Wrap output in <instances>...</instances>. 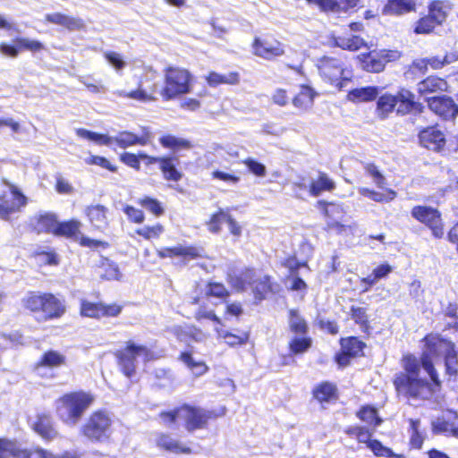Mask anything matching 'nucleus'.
<instances>
[{
  "instance_id": "35",
  "label": "nucleus",
  "mask_w": 458,
  "mask_h": 458,
  "mask_svg": "<svg viewBox=\"0 0 458 458\" xmlns=\"http://www.w3.org/2000/svg\"><path fill=\"white\" fill-rule=\"evenodd\" d=\"M335 188L336 185L334 180L327 173L319 171L317 178L310 182L309 193L310 196L318 197L322 192H331Z\"/></svg>"
},
{
  "instance_id": "26",
  "label": "nucleus",
  "mask_w": 458,
  "mask_h": 458,
  "mask_svg": "<svg viewBox=\"0 0 458 458\" xmlns=\"http://www.w3.org/2000/svg\"><path fill=\"white\" fill-rule=\"evenodd\" d=\"M313 399L323 405L334 403L339 399V390L336 384L330 381H321L311 390Z\"/></svg>"
},
{
  "instance_id": "32",
  "label": "nucleus",
  "mask_w": 458,
  "mask_h": 458,
  "mask_svg": "<svg viewBox=\"0 0 458 458\" xmlns=\"http://www.w3.org/2000/svg\"><path fill=\"white\" fill-rule=\"evenodd\" d=\"M356 60L364 72L379 73L385 70L383 61L376 49L358 55Z\"/></svg>"
},
{
  "instance_id": "16",
  "label": "nucleus",
  "mask_w": 458,
  "mask_h": 458,
  "mask_svg": "<svg viewBox=\"0 0 458 458\" xmlns=\"http://www.w3.org/2000/svg\"><path fill=\"white\" fill-rule=\"evenodd\" d=\"M394 98L396 114L399 116L420 115L425 111V106L417 99L414 92L408 88H399L394 94Z\"/></svg>"
},
{
  "instance_id": "54",
  "label": "nucleus",
  "mask_w": 458,
  "mask_h": 458,
  "mask_svg": "<svg viewBox=\"0 0 458 458\" xmlns=\"http://www.w3.org/2000/svg\"><path fill=\"white\" fill-rule=\"evenodd\" d=\"M313 344L312 338L308 335H294L288 342V350L291 354L298 355L308 352Z\"/></svg>"
},
{
  "instance_id": "13",
  "label": "nucleus",
  "mask_w": 458,
  "mask_h": 458,
  "mask_svg": "<svg viewBox=\"0 0 458 458\" xmlns=\"http://www.w3.org/2000/svg\"><path fill=\"white\" fill-rule=\"evenodd\" d=\"M182 410L183 426L186 431L191 433L198 429L208 428V423L216 420L218 414L214 411H206L203 408L189 403L181 404Z\"/></svg>"
},
{
  "instance_id": "39",
  "label": "nucleus",
  "mask_w": 458,
  "mask_h": 458,
  "mask_svg": "<svg viewBox=\"0 0 458 458\" xmlns=\"http://www.w3.org/2000/svg\"><path fill=\"white\" fill-rule=\"evenodd\" d=\"M448 348L444 354L445 373L450 380L455 381L458 377V352L454 342H447Z\"/></svg>"
},
{
  "instance_id": "62",
  "label": "nucleus",
  "mask_w": 458,
  "mask_h": 458,
  "mask_svg": "<svg viewBox=\"0 0 458 458\" xmlns=\"http://www.w3.org/2000/svg\"><path fill=\"white\" fill-rule=\"evenodd\" d=\"M227 216L228 213L226 211H225L223 208H218L206 222L208 230L215 234L219 233L222 230V224L224 221H226Z\"/></svg>"
},
{
  "instance_id": "42",
  "label": "nucleus",
  "mask_w": 458,
  "mask_h": 458,
  "mask_svg": "<svg viewBox=\"0 0 458 458\" xmlns=\"http://www.w3.org/2000/svg\"><path fill=\"white\" fill-rule=\"evenodd\" d=\"M378 94V87L365 86L349 90L347 99L353 103L371 102L376 100Z\"/></svg>"
},
{
  "instance_id": "14",
  "label": "nucleus",
  "mask_w": 458,
  "mask_h": 458,
  "mask_svg": "<svg viewBox=\"0 0 458 458\" xmlns=\"http://www.w3.org/2000/svg\"><path fill=\"white\" fill-rule=\"evenodd\" d=\"M123 310V305L113 302L90 301L81 299L79 313L82 318L94 319L110 318L118 317Z\"/></svg>"
},
{
  "instance_id": "61",
  "label": "nucleus",
  "mask_w": 458,
  "mask_h": 458,
  "mask_svg": "<svg viewBox=\"0 0 458 458\" xmlns=\"http://www.w3.org/2000/svg\"><path fill=\"white\" fill-rule=\"evenodd\" d=\"M76 134L80 138L86 139L97 142L99 145L108 146L113 142V138L107 134L98 133L89 131L84 128H79L76 130Z\"/></svg>"
},
{
  "instance_id": "11",
  "label": "nucleus",
  "mask_w": 458,
  "mask_h": 458,
  "mask_svg": "<svg viewBox=\"0 0 458 458\" xmlns=\"http://www.w3.org/2000/svg\"><path fill=\"white\" fill-rule=\"evenodd\" d=\"M411 216L420 224L430 230L436 239H442L445 235V223L441 211L427 205H416L411 209Z\"/></svg>"
},
{
  "instance_id": "63",
  "label": "nucleus",
  "mask_w": 458,
  "mask_h": 458,
  "mask_svg": "<svg viewBox=\"0 0 458 458\" xmlns=\"http://www.w3.org/2000/svg\"><path fill=\"white\" fill-rule=\"evenodd\" d=\"M428 68L432 70H440L451 63L458 61V52L445 54L443 57L431 56L426 57Z\"/></svg>"
},
{
  "instance_id": "37",
  "label": "nucleus",
  "mask_w": 458,
  "mask_h": 458,
  "mask_svg": "<svg viewBox=\"0 0 458 458\" xmlns=\"http://www.w3.org/2000/svg\"><path fill=\"white\" fill-rule=\"evenodd\" d=\"M355 416L360 421L367 423L370 428L376 429L383 423V419L378 410L371 404L361 405L355 412Z\"/></svg>"
},
{
  "instance_id": "29",
  "label": "nucleus",
  "mask_w": 458,
  "mask_h": 458,
  "mask_svg": "<svg viewBox=\"0 0 458 458\" xmlns=\"http://www.w3.org/2000/svg\"><path fill=\"white\" fill-rule=\"evenodd\" d=\"M417 0H386L381 13L385 16H402L416 12Z\"/></svg>"
},
{
  "instance_id": "58",
  "label": "nucleus",
  "mask_w": 458,
  "mask_h": 458,
  "mask_svg": "<svg viewBox=\"0 0 458 458\" xmlns=\"http://www.w3.org/2000/svg\"><path fill=\"white\" fill-rule=\"evenodd\" d=\"M30 257L35 259L40 266H58L60 259L55 250H36Z\"/></svg>"
},
{
  "instance_id": "17",
  "label": "nucleus",
  "mask_w": 458,
  "mask_h": 458,
  "mask_svg": "<svg viewBox=\"0 0 458 458\" xmlns=\"http://www.w3.org/2000/svg\"><path fill=\"white\" fill-rule=\"evenodd\" d=\"M419 143L422 148L436 153H441L445 149L446 138L438 124L428 125L418 133Z\"/></svg>"
},
{
  "instance_id": "45",
  "label": "nucleus",
  "mask_w": 458,
  "mask_h": 458,
  "mask_svg": "<svg viewBox=\"0 0 458 458\" xmlns=\"http://www.w3.org/2000/svg\"><path fill=\"white\" fill-rule=\"evenodd\" d=\"M66 364L64 355L55 350L45 352L39 360L36 362L35 368L55 369Z\"/></svg>"
},
{
  "instance_id": "9",
  "label": "nucleus",
  "mask_w": 458,
  "mask_h": 458,
  "mask_svg": "<svg viewBox=\"0 0 458 458\" xmlns=\"http://www.w3.org/2000/svg\"><path fill=\"white\" fill-rule=\"evenodd\" d=\"M0 184L7 187L10 197L6 192L0 193V220L11 221L13 215L19 213L25 208L29 199L22 191L8 179L2 177Z\"/></svg>"
},
{
  "instance_id": "38",
  "label": "nucleus",
  "mask_w": 458,
  "mask_h": 458,
  "mask_svg": "<svg viewBox=\"0 0 458 458\" xmlns=\"http://www.w3.org/2000/svg\"><path fill=\"white\" fill-rule=\"evenodd\" d=\"M316 91L307 84H301L299 91L292 98V103L294 107L300 110H307L312 106Z\"/></svg>"
},
{
  "instance_id": "7",
  "label": "nucleus",
  "mask_w": 458,
  "mask_h": 458,
  "mask_svg": "<svg viewBox=\"0 0 458 458\" xmlns=\"http://www.w3.org/2000/svg\"><path fill=\"white\" fill-rule=\"evenodd\" d=\"M114 355L120 370L127 377H131L136 373L138 357H141L144 362H149L158 358L150 348L143 344H137L131 340L127 341L124 347L116 350Z\"/></svg>"
},
{
  "instance_id": "27",
  "label": "nucleus",
  "mask_w": 458,
  "mask_h": 458,
  "mask_svg": "<svg viewBox=\"0 0 458 458\" xmlns=\"http://www.w3.org/2000/svg\"><path fill=\"white\" fill-rule=\"evenodd\" d=\"M360 0H306L309 4L316 5L324 13H347L354 9Z\"/></svg>"
},
{
  "instance_id": "56",
  "label": "nucleus",
  "mask_w": 458,
  "mask_h": 458,
  "mask_svg": "<svg viewBox=\"0 0 458 458\" xmlns=\"http://www.w3.org/2000/svg\"><path fill=\"white\" fill-rule=\"evenodd\" d=\"M179 360L196 376L204 375L208 370L207 364L202 360H195L191 352H182Z\"/></svg>"
},
{
  "instance_id": "18",
  "label": "nucleus",
  "mask_w": 458,
  "mask_h": 458,
  "mask_svg": "<svg viewBox=\"0 0 458 458\" xmlns=\"http://www.w3.org/2000/svg\"><path fill=\"white\" fill-rule=\"evenodd\" d=\"M155 443L157 447L167 453L185 455L194 453L191 443H184L169 432H159L156 437Z\"/></svg>"
},
{
  "instance_id": "50",
  "label": "nucleus",
  "mask_w": 458,
  "mask_h": 458,
  "mask_svg": "<svg viewBox=\"0 0 458 458\" xmlns=\"http://www.w3.org/2000/svg\"><path fill=\"white\" fill-rule=\"evenodd\" d=\"M448 9L450 6L446 1L432 0L428 4V14L442 26L446 21Z\"/></svg>"
},
{
  "instance_id": "44",
  "label": "nucleus",
  "mask_w": 458,
  "mask_h": 458,
  "mask_svg": "<svg viewBox=\"0 0 458 458\" xmlns=\"http://www.w3.org/2000/svg\"><path fill=\"white\" fill-rule=\"evenodd\" d=\"M334 44L339 48L350 52H356L361 48L369 47L366 40L359 35L339 36L335 38Z\"/></svg>"
},
{
  "instance_id": "24",
  "label": "nucleus",
  "mask_w": 458,
  "mask_h": 458,
  "mask_svg": "<svg viewBox=\"0 0 458 458\" xmlns=\"http://www.w3.org/2000/svg\"><path fill=\"white\" fill-rule=\"evenodd\" d=\"M31 429L45 441H51L58 435L52 416L47 412L37 413Z\"/></svg>"
},
{
  "instance_id": "2",
  "label": "nucleus",
  "mask_w": 458,
  "mask_h": 458,
  "mask_svg": "<svg viewBox=\"0 0 458 458\" xmlns=\"http://www.w3.org/2000/svg\"><path fill=\"white\" fill-rule=\"evenodd\" d=\"M230 296V290L221 282L208 281L203 289L197 284L190 301V304L198 306L194 318L198 322L209 320L216 325L223 326L222 319L213 309H209L208 306L207 301L211 298L219 300L221 303H225L224 311L225 318L228 316L239 318L243 313L242 305L240 301L228 302Z\"/></svg>"
},
{
  "instance_id": "64",
  "label": "nucleus",
  "mask_w": 458,
  "mask_h": 458,
  "mask_svg": "<svg viewBox=\"0 0 458 458\" xmlns=\"http://www.w3.org/2000/svg\"><path fill=\"white\" fill-rule=\"evenodd\" d=\"M34 458H81V454L74 451H64L61 454H53L42 447L35 446Z\"/></svg>"
},
{
  "instance_id": "33",
  "label": "nucleus",
  "mask_w": 458,
  "mask_h": 458,
  "mask_svg": "<svg viewBox=\"0 0 458 458\" xmlns=\"http://www.w3.org/2000/svg\"><path fill=\"white\" fill-rule=\"evenodd\" d=\"M215 331L217 337L224 339L225 344L232 348L245 345L250 336V333L248 330L235 329L234 331H231L216 327Z\"/></svg>"
},
{
  "instance_id": "31",
  "label": "nucleus",
  "mask_w": 458,
  "mask_h": 458,
  "mask_svg": "<svg viewBox=\"0 0 458 458\" xmlns=\"http://www.w3.org/2000/svg\"><path fill=\"white\" fill-rule=\"evenodd\" d=\"M45 21L62 26L70 31L81 30L85 28V23L82 19L70 16L62 13H52L46 14Z\"/></svg>"
},
{
  "instance_id": "5",
  "label": "nucleus",
  "mask_w": 458,
  "mask_h": 458,
  "mask_svg": "<svg viewBox=\"0 0 458 458\" xmlns=\"http://www.w3.org/2000/svg\"><path fill=\"white\" fill-rule=\"evenodd\" d=\"M374 430L369 427L353 424L344 428V433L353 440L359 447H366L375 457L405 458L403 454L394 453L392 448L385 445L379 439L374 437Z\"/></svg>"
},
{
  "instance_id": "40",
  "label": "nucleus",
  "mask_w": 458,
  "mask_h": 458,
  "mask_svg": "<svg viewBox=\"0 0 458 458\" xmlns=\"http://www.w3.org/2000/svg\"><path fill=\"white\" fill-rule=\"evenodd\" d=\"M276 284L272 276L266 275L262 278L254 280L251 283V290L254 299L258 301L265 300L269 294L274 293Z\"/></svg>"
},
{
  "instance_id": "47",
  "label": "nucleus",
  "mask_w": 458,
  "mask_h": 458,
  "mask_svg": "<svg viewBox=\"0 0 458 458\" xmlns=\"http://www.w3.org/2000/svg\"><path fill=\"white\" fill-rule=\"evenodd\" d=\"M359 193L377 203L390 202L397 196V192L391 188H384L383 191L379 192L368 187H361L359 189Z\"/></svg>"
},
{
  "instance_id": "59",
  "label": "nucleus",
  "mask_w": 458,
  "mask_h": 458,
  "mask_svg": "<svg viewBox=\"0 0 458 458\" xmlns=\"http://www.w3.org/2000/svg\"><path fill=\"white\" fill-rule=\"evenodd\" d=\"M441 26L429 14L419 18L413 26V32L417 35H428L434 32L437 27Z\"/></svg>"
},
{
  "instance_id": "34",
  "label": "nucleus",
  "mask_w": 458,
  "mask_h": 458,
  "mask_svg": "<svg viewBox=\"0 0 458 458\" xmlns=\"http://www.w3.org/2000/svg\"><path fill=\"white\" fill-rule=\"evenodd\" d=\"M375 114L377 119L386 120L391 114L395 113V103L394 94L391 92H385L376 98Z\"/></svg>"
},
{
  "instance_id": "21",
  "label": "nucleus",
  "mask_w": 458,
  "mask_h": 458,
  "mask_svg": "<svg viewBox=\"0 0 458 458\" xmlns=\"http://www.w3.org/2000/svg\"><path fill=\"white\" fill-rule=\"evenodd\" d=\"M34 454L35 446L32 448L23 447L14 438L0 437V458H34Z\"/></svg>"
},
{
  "instance_id": "60",
  "label": "nucleus",
  "mask_w": 458,
  "mask_h": 458,
  "mask_svg": "<svg viewBox=\"0 0 458 458\" xmlns=\"http://www.w3.org/2000/svg\"><path fill=\"white\" fill-rule=\"evenodd\" d=\"M165 232V227L161 223L148 225L137 228L134 233L145 241L157 240Z\"/></svg>"
},
{
  "instance_id": "22",
  "label": "nucleus",
  "mask_w": 458,
  "mask_h": 458,
  "mask_svg": "<svg viewBox=\"0 0 458 458\" xmlns=\"http://www.w3.org/2000/svg\"><path fill=\"white\" fill-rule=\"evenodd\" d=\"M434 435H443L458 439V412L449 411L446 417H439L431 422Z\"/></svg>"
},
{
  "instance_id": "43",
  "label": "nucleus",
  "mask_w": 458,
  "mask_h": 458,
  "mask_svg": "<svg viewBox=\"0 0 458 458\" xmlns=\"http://www.w3.org/2000/svg\"><path fill=\"white\" fill-rule=\"evenodd\" d=\"M240 78L238 72H230L227 74H221L211 71L205 76V81L209 87L216 88L225 84L237 85L240 82Z\"/></svg>"
},
{
  "instance_id": "53",
  "label": "nucleus",
  "mask_w": 458,
  "mask_h": 458,
  "mask_svg": "<svg viewBox=\"0 0 458 458\" xmlns=\"http://www.w3.org/2000/svg\"><path fill=\"white\" fill-rule=\"evenodd\" d=\"M137 204L156 217H160L165 214L163 203L152 196L143 195L137 199Z\"/></svg>"
},
{
  "instance_id": "1",
  "label": "nucleus",
  "mask_w": 458,
  "mask_h": 458,
  "mask_svg": "<svg viewBox=\"0 0 458 458\" xmlns=\"http://www.w3.org/2000/svg\"><path fill=\"white\" fill-rule=\"evenodd\" d=\"M403 369L392 378L397 397L407 400H426L442 388L438 371L428 353L418 358L412 353L402 356Z\"/></svg>"
},
{
  "instance_id": "19",
  "label": "nucleus",
  "mask_w": 458,
  "mask_h": 458,
  "mask_svg": "<svg viewBox=\"0 0 458 458\" xmlns=\"http://www.w3.org/2000/svg\"><path fill=\"white\" fill-rule=\"evenodd\" d=\"M14 45L6 42L0 43V53L4 56L15 58L21 50L30 52H39L45 48L43 43L38 40L29 39L27 38L17 37L13 39Z\"/></svg>"
},
{
  "instance_id": "15",
  "label": "nucleus",
  "mask_w": 458,
  "mask_h": 458,
  "mask_svg": "<svg viewBox=\"0 0 458 458\" xmlns=\"http://www.w3.org/2000/svg\"><path fill=\"white\" fill-rule=\"evenodd\" d=\"M251 49L254 55L268 61L284 55V44L272 34L255 37Z\"/></svg>"
},
{
  "instance_id": "57",
  "label": "nucleus",
  "mask_w": 458,
  "mask_h": 458,
  "mask_svg": "<svg viewBox=\"0 0 458 458\" xmlns=\"http://www.w3.org/2000/svg\"><path fill=\"white\" fill-rule=\"evenodd\" d=\"M409 428L411 436L409 438V446L411 449L420 450L423 446L424 436L420 431V420L419 419H409Z\"/></svg>"
},
{
  "instance_id": "8",
  "label": "nucleus",
  "mask_w": 458,
  "mask_h": 458,
  "mask_svg": "<svg viewBox=\"0 0 458 458\" xmlns=\"http://www.w3.org/2000/svg\"><path fill=\"white\" fill-rule=\"evenodd\" d=\"M113 420L104 410L90 413L80 428V435L91 443H106L111 439Z\"/></svg>"
},
{
  "instance_id": "46",
  "label": "nucleus",
  "mask_w": 458,
  "mask_h": 458,
  "mask_svg": "<svg viewBox=\"0 0 458 458\" xmlns=\"http://www.w3.org/2000/svg\"><path fill=\"white\" fill-rule=\"evenodd\" d=\"M289 330L294 335H304L309 334V324L300 312L292 309L288 311Z\"/></svg>"
},
{
  "instance_id": "4",
  "label": "nucleus",
  "mask_w": 458,
  "mask_h": 458,
  "mask_svg": "<svg viewBox=\"0 0 458 458\" xmlns=\"http://www.w3.org/2000/svg\"><path fill=\"white\" fill-rule=\"evenodd\" d=\"M94 400V395L89 392L71 391L55 400V412L63 422L76 424Z\"/></svg>"
},
{
  "instance_id": "52",
  "label": "nucleus",
  "mask_w": 458,
  "mask_h": 458,
  "mask_svg": "<svg viewBox=\"0 0 458 458\" xmlns=\"http://www.w3.org/2000/svg\"><path fill=\"white\" fill-rule=\"evenodd\" d=\"M177 258H180L183 262L205 259V250L202 246L199 245H181L178 244Z\"/></svg>"
},
{
  "instance_id": "55",
  "label": "nucleus",
  "mask_w": 458,
  "mask_h": 458,
  "mask_svg": "<svg viewBox=\"0 0 458 458\" xmlns=\"http://www.w3.org/2000/svg\"><path fill=\"white\" fill-rule=\"evenodd\" d=\"M98 267L102 269L101 277L104 280H120L122 277L118 265L107 257H101Z\"/></svg>"
},
{
  "instance_id": "36",
  "label": "nucleus",
  "mask_w": 458,
  "mask_h": 458,
  "mask_svg": "<svg viewBox=\"0 0 458 458\" xmlns=\"http://www.w3.org/2000/svg\"><path fill=\"white\" fill-rule=\"evenodd\" d=\"M158 90L157 83L154 82L152 86L149 88L148 91L141 89L140 84H139L136 89L131 91H119L117 95L123 98H129L137 100L140 102L148 103L154 102L157 99V92Z\"/></svg>"
},
{
  "instance_id": "3",
  "label": "nucleus",
  "mask_w": 458,
  "mask_h": 458,
  "mask_svg": "<svg viewBox=\"0 0 458 458\" xmlns=\"http://www.w3.org/2000/svg\"><path fill=\"white\" fill-rule=\"evenodd\" d=\"M21 305L38 323L58 320L67 312L65 299L52 292L29 291L21 298Z\"/></svg>"
},
{
  "instance_id": "12",
  "label": "nucleus",
  "mask_w": 458,
  "mask_h": 458,
  "mask_svg": "<svg viewBox=\"0 0 458 458\" xmlns=\"http://www.w3.org/2000/svg\"><path fill=\"white\" fill-rule=\"evenodd\" d=\"M428 109L445 123H454L458 117V104L453 97L441 94L424 98Z\"/></svg>"
},
{
  "instance_id": "10",
  "label": "nucleus",
  "mask_w": 458,
  "mask_h": 458,
  "mask_svg": "<svg viewBox=\"0 0 458 458\" xmlns=\"http://www.w3.org/2000/svg\"><path fill=\"white\" fill-rule=\"evenodd\" d=\"M318 69L321 78L338 90L344 88L352 81L351 72L344 67V64L335 57L322 56L318 59Z\"/></svg>"
},
{
  "instance_id": "28",
  "label": "nucleus",
  "mask_w": 458,
  "mask_h": 458,
  "mask_svg": "<svg viewBox=\"0 0 458 458\" xmlns=\"http://www.w3.org/2000/svg\"><path fill=\"white\" fill-rule=\"evenodd\" d=\"M158 167L163 179L166 182H179L183 177L180 160L176 156L164 155Z\"/></svg>"
},
{
  "instance_id": "6",
  "label": "nucleus",
  "mask_w": 458,
  "mask_h": 458,
  "mask_svg": "<svg viewBox=\"0 0 458 458\" xmlns=\"http://www.w3.org/2000/svg\"><path fill=\"white\" fill-rule=\"evenodd\" d=\"M192 75L189 70L179 66L164 69V85L159 91L163 101H170L191 92Z\"/></svg>"
},
{
  "instance_id": "30",
  "label": "nucleus",
  "mask_w": 458,
  "mask_h": 458,
  "mask_svg": "<svg viewBox=\"0 0 458 458\" xmlns=\"http://www.w3.org/2000/svg\"><path fill=\"white\" fill-rule=\"evenodd\" d=\"M81 222L76 218L59 221L54 231V236L77 242L81 234Z\"/></svg>"
},
{
  "instance_id": "51",
  "label": "nucleus",
  "mask_w": 458,
  "mask_h": 458,
  "mask_svg": "<svg viewBox=\"0 0 458 458\" xmlns=\"http://www.w3.org/2000/svg\"><path fill=\"white\" fill-rule=\"evenodd\" d=\"M341 348L356 358L363 356V350L366 348V344L359 339L357 336L342 337L339 340Z\"/></svg>"
},
{
  "instance_id": "23",
  "label": "nucleus",
  "mask_w": 458,
  "mask_h": 458,
  "mask_svg": "<svg viewBox=\"0 0 458 458\" xmlns=\"http://www.w3.org/2000/svg\"><path fill=\"white\" fill-rule=\"evenodd\" d=\"M150 139L151 132L149 129L143 127L142 133L140 136L130 131H119L117 135L113 138V142H115L121 148H127L135 145L146 146L149 143Z\"/></svg>"
},
{
  "instance_id": "25",
  "label": "nucleus",
  "mask_w": 458,
  "mask_h": 458,
  "mask_svg": "<svg viewBox=\"0 0 458 458\" xmlns=\"http://www.w3.org/2000/svg\"><path fill=\"white\" fill-rule=\"evenodd\" d=\"M448 82L445 78L437 75H428L418 83L417 91L421 97L429 95H441L448 91Z\"/></svg>"
},
{
  "instance_id": "49",
  "label": "nucleus",
  "mask_w": 458,
  "mask_h": 458,
  "mask_svg": "<svg viewBox=\"0 0 458 458\" xmlns=\"http://www.w3.org/2000/svg\"><path fill=\"white\" fill-rule=\"evenodd\" d=\"M367 310V307L352 305L350 307L349 315L351 319L360 327L363 333L369 334L371 327Z\"/></svg>"
},
{
  "instance_id": "41",
  "label": "nucleus",
  "mask_w": 458,
  "mask_h": 458,
  "mask_svg": "<svg viewBox=\"0 0 458 458\" xmlns=\"http://www.w3.org/2000/svg\"><path fill=\"white\" fill-rule=\"evenodd\" d=\"M107 213L108 208L101 204L87 206L84 210L89 222L96 228H100L108 224Z\"/></svg>"
},
{
  "instance_id": "20",
  "label": "nucleus",
  "mask_w": 458,
  "mask_h": 458,
  "mask_svg": "<svg viewBox=\"0 0 458 458\" xmlns=\"http://www.w3.org/2000/svg\"><path fill=\"white\" fill-rule=\"evenodd\" d=\"M58 216L52 211L38 212L30 217L28 227L36 234H52L56 226Z\"/></svg>"
},
{
  "instance_id": "48",
  "label": "nucleus",
  "mask_w": 458,
  "mask_h": 458,
  "mask_svg": "<svg viewBox=\"0 0 458 458\" xmlns=\"http://www.w3.org/2000/svg\"><path fill=\"white\" fill-rule=\"evenodd\" d=\"M160 145L166 149L178 151L181 149H191L193 145L191 140L178 138L173 134H164L158 140Z\"/></svg>"
}]
</instances>
